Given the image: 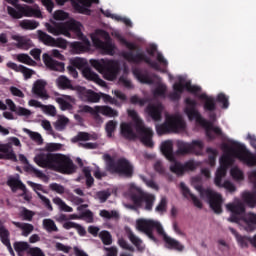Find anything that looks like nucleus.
I'll use <instances>...</instances> for the list:
<instances>
[{
    "label": "nucleus",
    "instance_id": "obj_6",
    "mask_svg": "<svg viewBox=\"0 0 256 256\" xmlns=\"http://www.w3.org/2000/svg\"><path fill=\"white\" fill-rule=\"evenodd\" d=\"M136 229L141 231V233H145V235H147V237L154 243H158L159 241L157 238L153 236V229H156L159 237L165 242V247H167V249H174L175 251H183V249H185V246L180 244L179 241L167 235L163 225L157 220L140 218L136 220Z\"/></svg>",
    "mask_w": 256,
    "mask_h": 256
},
{
    "label": "nucleus",
    "instance_id": "obj_36",
    "mask_svg": "<svg viewBox=\"0 0 256 256\" xmlns=\"http://www.w3.org/2000/svg\"><path fill=\"white\" fill-rule=\"evenodd\" d=\"M230 231L232 233V235H234L238 245L240 247H249V243H251V245H253V237H247V236H241L237 233V231H235V229L230 228Z\"/></svg>",
    "mask_w": 256,
    "mask_h": 256
},
{
    "label": "nucleus",
    "instance_id": "obj_24",
    "mask_svg": "<svg viewBox=\"0 0 256 256\" xmlns=\"http://www.w3.org/2000/svg\"><path fill=\"white\" fill-rule=\"evenodd\" d=\"M9 187L12 189L13 192L20 189L22 193L20 194L21 197L25 199V201H31V196L27 194V187H25V184L19 180V175L16 176H10L7 181Z\"/></svg>",
    "mask_w": 256,
    "mask_h": 256
},
{
    "label": "nucleus",
    "instance_id": "obj_25",
    "mask_svg": "<svg viewBox=\"0 0 256 256\" xmlns=\"http://www.w3.org/2000/svg\"><path fill=\"white\" fill-rule=\"evenodd\" d=\"M76 91L83 101H88V103H99V101H101V94L96 93L93 90H87L85 87L76 86Z\"/></svg>",
    "mask_w": 256,
    "mask_h": 256
},
{
    "label": "nucleus",
    "instance_id": "obj_40",
    "mask_svg": "<svg viewBox=\"0 0 256 256\" xmlns=\"http://www.w3.org/2000/svg\"><path fill=\"white\" fill-rule=\"evenodd\" d=\"M12 223L13 225H15V227H18V229H21L23 237H29V235H31V233H33V230L35 229L33 224L21 223V222H15V221H13Z\"/></svg>",
    "mask_w": 256,
    "mask_h": 256
},
{
    "label": "nucleus",
    "instance_id": "obj_29",
    "mask_svg": "<svg viewBox=\"0 0 256 256\" xmlns=\"http://www.w3.org/2000/svg\"><path fill=\"white\" fill-rule=\"evenodd\" d=\"M146 113L153 121H161V114L163 113V105L159 102L153 103L151 102L146 107Z\"/></svg>",
    "mask_w": 256,
    "mask_h": 256
},
{
    "label": "nucleus",
    "instance_id": "obj_9",
    "mask_svg": "<svg viewBox=\"0 0 256 256\" xmlns=\"http://www.w3.org/2000/svg\"><path fill=\"white\" fill-rule=\"evenodd\" d=\"M199 183H201V177L196 176L191 179V184L200 193L201 199L209 203L214 213H221L223 211L221 207L224 201L221 194L213 191L211 188L202 189Z\"/></svg>",
    "mask_w": 256,
    "mask_h": 256
},
{
    "label": "nucleus",
    "instance_id": "obj_49",
    "mask_svg": "<svg viewBox=\"0 0 256 256\" xmlns=\"http://www.w3.org/2000/svg\"><path fill=\"white\" fill-rule=\"evenodd\" d=\"M16 59L19 63H24V65H29L30 67H35V65H37V62L32 60L27 54H18L16 55Z\"/></svg>",
    "mask_w": 256,
    "mask_h": 256
},
{
    "label": "nucleus",
    "instance_id": "obj_11",
    "mask_svg": "<svg viewBox=\"0 0 256 256\" xmlns=\"http://www.w3.org/2000/svg\"><path fill=\"white\" fill-rule=\"evenodd\" d=\"M235 163L234 158H231L230 156H227V154H222V156L219 159V167L216 170L215 178H214V184L216 187H223L230 193H233L236 191L235 184L229 180H225L223 182V177L227 175V169L231 167Z\"/></svg>",
    "mask_w": 256,
    "mask_h": 256
},
{
    "label": "nucleus",
    "instance_id": "obj_64",
    "mask_svg": "<svg viewBox=\"0 0 256 256\" xmlns=\"http://www.w3.org/2000/svg\"><path fill=\"white\" fill-rule=\"evenodd\" d=\"M40 125L48 133V135H55V133L53 132V127L51 126V122H49V120H41Z\"/></svg>",
    "mask_w": 256,
    "mask_h": 256
},
{
    "label": "nucleus",
    "instance_id": "obj_22",
    "mask_svg": "<svg viewBox=\"0 0 256 256\" xmlns=\"http://www.w3.org/2000/svg\"><path fill=\"white\" fill-rule=\"evenodd\" d=\"M248 179L254 186V192H244L242 194L243 201L249 205V207H255L256 205V170L248 172Z\"/></svg>",
    "mask_w": 256,
    "mask_h": 256
},
{
    "label": "nucleus",
    "instance_id": "obj_52",
    "mask_svg": "<svg viewBox=\"0 0 256 256\" xmlns=\"http://www.w3.org/2000/svg\"><path fill=\"white\" fill-rule=\"evenodd\" d=\"M23 132L27 133V135L34 141L35 143H38V145H41L43 143V137L38 132H33L27 128H23Z\"/></svg>",
    "mask_w": 256,
    "mask_h": 256
},
{
    "label": "nucleus",
    "instance_id": "obj_1",
    "mask_svg": "<svg viewBox=\"0 0 256 256\" xmlns=\"http://www.w3.org/2000/svg\"><path fill=\"white\" fill-rule=\"evenodd\" d=\"M69 19V13L63 10H57L53 13V19L50 23H45L46 30L51 35L58 37L63 35L68 39H79L81 42H72L71 47L75 53H85L91 49V41L83 34V24L75 19ZM57 21H66L65 23H57Z\"/></svg>",
    "mask_w": 256,
    "mask_h": 256
},
{
    "label": "nucleus",
    "instance_id": "obj_15",
    "mask_svg": "<svg viewBox=\"0 0 256 256\" xmlns=\"http://www.w3.org/2000/svg\"><path fill=\"white\" fill-rule=\"evenodd\" d=\"M103 159L106 163V169L110 171V173H117L123 177H133V164H131L127 159L122 158L115 161L108 154H105Z\"/></svg>",
    "mask_w": 256,
    "mask_h": 256
},
{
    "label": "nucleus",
    "instance_id": "obj_55",
    "mask_svg": "<svg viewBox=\"0 0 256 256\" xmlns=\"http://www.w3.org/2000/svg\"><path fill=\"white\" fill-rule=\"evenodd\" d=\"M28 171L34 173V175L38 177V179H42L44 183H49V177H47L43 171L33 167V165H28Z\"/></svg>",
    "mask_w": 256,
    "mask_h": 256
},
{
    "label": "nucleus",
    "instance_id": "obj_13",
    "mask_svg": "<svg viewBox=\"0 0 256 256\" xmlns=\"http://www.w3.org/2000/svg\"><path fill=\"white\" fill-rule=\"evenodd\" d=\"M187 129V123L183 119V115L166 114L165 122L162 125H156L158 135L165 133H183Z\"/></svg>",
    "mask_w": 256,
    "mask_h": 256
},
{
    "label": "nucleus",
    "instance_id": "obj_47",
    "mask_svg": "<svg viewBox=\"0 0 256 256\" xmlns=\"http://www.w3.org/2000/svg\"><path fill=\"white\" fill-rule=\"evenodd\" d=\"M119 123L115 120H110L105 124L106 135L109 139L113 138V134L117 131Z\"/></svg>",
    "mask_w": 256,
    "mask_h": 256
},
{
    "label": "nucleus",
    "instance_id": "obj_26",
    "mask_svg": "<svg viewBox=\"0 0 256 256\" xmlns=\"http://www.w3.org/2000/svg\"><path fill=\"white\" fill-rule=\"evenodd\" d=\"M46 87H47V81L43 79L36 80L32 86L33 95H36V97H39L44 101H47V99H49V94H47Z\"/></svg>",
    "mask_w": 256,
    "mask_h": 256
},
{
    "label": "nucleus",
    "instance_id": "obj_20",
    "mask_svg": "<svg viewBox=\"0 0 256 256\" xmlns=\"http://www.w3.org/2000/svg\"><path fill=\"white\" fill-rule=\"evenodd\" d=\"M13 147L21 149V140L17 137H9L7 143H0V159H8L9 161H17V155Z\"/></svg>",
    "mask_w": 256,
    "mask_h": 256
},
{
    "label": "nucleus",
    "instance_id": "obj_59",
    "mask_svg": "<svg viewBox=\"0 0 256 256\" xmlns=\"http://www.w3.org/2000/svg\"><path fill=\"white\" fill-rule=\"evenodd\" d=\"M166 211H167V198L162 197L160 202L155 208V212L159 213V215H163V213H165Z\"/></svg>",
    "mask_w": 256,
    "mask_h": 256
},
{
    "label": "nucleus",
    "instance_id": "obj_10",
    "mask_svg": "<svg viewBox=\"0 0 256 256\" xmlns=\"http://www.w3.org/2000/svg\"><path fill=\"white\" fill-rule=\"evenodd\" d=\"M90 65L106 81H115L119 75V61L118 60H113V59H90Z\"/></svg>",
    "mask_w": 256,
    "mask_h": 256
},
{
    "label": "nucleus",
    "instance_id": "obj_32",
    "mask_svg": "<svg viewBox=\"0 0 256 256\" xmlns=\"http://www.w3.org/2000/svg\"><path fill=\"white\" fill-rule=\"evenodd\" d=\"M101 11L105 17H108L113 21H118V22L120 21L121 23H124L126 27H133V22L128 17L121 16L119 14H114L111 12V10H101Z\"/></svg>",
    "mask_w": 256,
    "mask_h": 256
},
{
    "label": "nucleus",
    "instance_id": "obj_35",
    "mask_svg": "<svg viewBox=\"0 0 256 256\" xmlns=\"http://www.w3.org/2000/svg\"><path fill=\"white\" fill-rule=\"evenodd\" d=\"M13 41H16V47L19 49H24L25 51L33 47V41L25 36L13 35Z\"/></svg>",
    "mask_w": 256,
    "mask_h": 256
},
{
    "label": "nucleus",
    "instance_id": "obj_19",
    "mask_svg": "<svg viewBox=\"0 0 256 256\" xmlns=\"http://www.w3.org/2000/svg\"><path fill=\"white\" fill-rule=\"evenodd\" d=\"M53 57H55V59H60V61H63L65 59V56H63V54H61L59 50L53 49L50 51V54L45 53L42 56L43 62L46 67L51 71H59L60 73L65 71V64L63 62L55 61Z\"/></svg>",
    "mask_w": 256,
    "mask_h": 256
},
{
    "label": "nucleus",
    "instance_id": "obj_61",
    "mask_svg": "<svg viewBox=\"0 0 256 256\" xmlns=\"http://www.w3.org/2000/svg\"><path fill=\"white\" fill-rule=\"evenodd\" d=\"M14 249H15V252L18 253V255H21L23 251H27L29 249V243L16 242L14 243Z\"/></svg>",
    "mask_w": 256,
    "mask_h": 256
},
{
    "label": "nucleus",
    "instance_id": "obj_21",
    "mask_svg": "<svg viewBox=\"0 0 256 256\" xmlns=\"http://www.w3.org/2000/svg\"><path fill=\"white\" fill-rule=\"evenodd\" d=\"M38 39L44 43V45H48V47H59L60 49H67V40L64 38H53L51 35L38 30Z\"/></svg>",
    "mask_w": 256,
    "mask_h": 256
},
{
    "label": "nucleus",
    "instance_id": "obj_28",
    "mask_svg": "<svg viewBox=\"0 0 256 256\" xmlns=\"http://www.w3.org/2000/svg\"><path fill=\"white\" fill-rule=\"evenodd\" d=\"M93 3L98 4L99 0H72V5L75 11L83 13L84 15H89L91 13L89 7H91Z\"/></svg>",
    "mask_w": 256,
    "mask_h": 256
},
{
    "label": "nucleus",
    "instance_id": "obj_7",
    "mask_svg": "<svg viewBox=\"0 0 256 256\" xmlns=\"http://www.w3.org/2000/svg\"><path fill=\"white\" fill-rule=\"evenodd\" d=\"M226 209L231 213L228 221L237 223L240 229L244 231H255L256 229V214L245 213V205L239 199H234L232 203L226 204Z\"/></svg>",
    "mask_w": 256,
    "mask_h": 256
},
{
    "label": "nucleus",
    "instance_id": "obj_38",
    "mask_svg": "<svg viewBox=\"0 0 256 256\" xmlns=\"http://www.w3.org/2000/svg\"><path fill=\"white\" fill-rule=\"evenodd\" d=\"M56 85L58 89H71L72 91H77V86L73 87L71 85V80L67 76H60L56 79Z\"/></svg>",
    "mask_w": 256,
    "mask_h": 256
},
{
    "label": "nucleus",
    "instance_id": "obj_8",
    "mask_svg": "<svg viewBox=\"0 0 256 256\" xmlns=\"http://www.w3.org/2000/svg\"><path fill=\"white\" fill-rule=\"evenodd\" d=\"M186 106L184 108V113L187 115L189 121H195L197 125L203 127L206 131V135L209 139H215L218 135H221V128L213 126V124L207 121L199 110H197V100L193 98L185 99Z\"/></svg>",
    "mask_w": 256,
    "mask_h": 256
},
{
    "label": "nucleus",
    "instance_id": "obj_60",
    "mask_svg": "<svg viewBox=\"0 0 256 256\" xmlns=\"http://www.w3.org/2000/svg\"><path fill=\"white\" fill-rule=\"evenodd\" d=\"M99 237L104 245H111L113 243V238L111 237V233H109V231H101Z\"/></svg>",
    "mask_w": 256,
    "mask_h": 256
},
{
    "label": "nucleus",
    "instance_id": "obj_12",
    "mask_svg": "<svg viewBox=\"0 0 256 256\" xmlns=\"http://www.w3.org/2000/svg\"><path fill=\"white\" fill-rule=\"evenodd\" d=\"M92 45L101 52L102 55H110L113 57L117 51V46L111 40L109 33L105 30H96L90 34Z\"/></svg>",
    "mask_w": 256,
    "mask_h": 256
},
{
    "label": "nucleus",
    "instance_id": "obj_2",
    "mask_svg": "<svg viewBox=\"0 0 256 256\" xmlns=\"http://www.w3.org/2000/svg\"><path fill=\"white\" fill-rule=\"evenodd\" d=\"M63 144L61 143H47L44 149L34 157V161L39 167L52 169V171H59L71 175L75 173V165L71 158L63 154H53L55 151H61Z\"/></svg>",
    "mask_w": 256,
    "mask_h": 256
},
{
    "label": "nucleus",
    "instance_id": "obj_4",
    "mask_svg": "<svg viewBox=\"0 0 256 256\" xmlns=\"http://www.w3.org/2000/svg\"><path fill=\"white\" fill-rule=\"evenodd\" d=\"M128 116L135 123V130L131 123L122 122L120 124V133L125 139H139L146 147H153V130L143 123L137 111L128 109Z\"/></svg>",
    "mask_w": 256,
    "mask_h": 256
},
{
    "label": "nucleus",
    "instance_id": "obj_44",
    "mask_svg": "<svg viewBox=\"0 0 256 256\" xmlns=\"http://www.w3.org/2000/svg\"><path fill=\"white\" fill-rule=\"evenodd\" d=\"M52 201L54 205H57L60 211H63L64 213H73V208L67 205V203H65V201L60 197H54Z\"/></svg>",
    "mask_w": 256,
    "mask_h": 256
},
{
    "label": "nucleus",
    "instance_id": "obj_27",
    "mask_svg": "<svg viewBox=\"0 0 256 256\" xmlns=\"http://www.w3.org/2000/svg\"><path fill=\"white\" fill-rule=\"evenodd\" d=\"M28 185H30V187H32L33 191H35V193H37L39 199L41 200V202L43 203L44 207H46V209H48V211H53V205H51V200H49V198H47L46 196H44L42 193H47L46 190H44L43 185L41 184H37L34 183L32 181H28Z\"/></svg>",
    "mask_w": 256,
    "mask_h": 256
},
{
    "label": "nucleus",
    "instance_id": "obj_16",
    "mask_svg": "<svg viewBox=\"0 0 256 256\" xmlns=\"http://www.w3.org/2000/svg\"><path fill=\"white\" fill-rule=\"evenodd\" d=\"M8 15L13 19H23V17H35L36 19H43V13L39 5L34 4L29 5H18L17 9L8 6L7 7Z\"/></svg>",
    "mask_w": 256,
    "mask_h": 256
},
{
    "label": "nucleus",
    "instance_id": "obj_57",
    "mask_svg": "<svg viewBox=\"0 0 256 256\" xmlns=\"http://www.w3.org/2000/svg\"><path fill=\"white\" fill-rule=\"evenodd\" d=\"M177 147H178V153H181L182 155H185L187 153H192L191 143L178 141Z\"/></svg>",
    "mask_w": 256,
    "mask_h": 256
},
{
    "label": "nucleus",
    "instance_id": "obj_14",
    "mask_svg": "<svg viewBox=\"0 0 256 256\" xmlns=\"http://www.w3.org/2000/svg\"><path fill=\"white\" fill-rule=\"evenodd\" d=\"M130 197L137 207H143L146 211H151L155 203V195L144 192L141 187L135 183L128 185Z\"/></svg>",
    "mask_w": 256,
    "mask_h": 256
},
{
    "label": "nucleus",
    "instance_id": "obj_33",
    "mask_svg": "<svg viewBox=\"0 0 256 256\" xmlns=\"http://www.w3.org/2000/svg\"><path fill=\"white\" fill-rule=\"evenodd\" d=\"M161 151L163 155H165L166 159L168 161H171V163H175V156L173 155V141L166 140L162 142L161 144Z\"/></svg>",
    "mask_w": 256,
    "mask_h": 256
},
{
    "label": "nucleus",
    "instance_id": "obj_54",
    "mask_svg": "<svg viewBox=\"0 0 256 256\" xmlns=\"http://www.w3.org/2000/svg\"><path fill=\"white\" fill-rule=\"evenodd\" d=\"M206 152L208 154V165H210V167H215V161L219 152L217 149L213 148H207Z\"/></svg>",
    "mask_w": 256,
    "mask_h": 256
},
{
    "label": "nucleus",
    "instance_id": "obj_62",
    "mask_svg": "<svg viewBox=\"0 0 256 256\" xmlns=\"http://www.w3.org/2000/svg\"><path fill=\"white\" fill-rule=\"evenodd\" d=\"M42 111L46 115H50V117H55L57 115V109L53 105H43L42 104Z\"/></svg>",
    "mask_w": 256,
    "mask_h": 256
},
{
    "label": "nucleus",
    "instance_id": "obj_53",
    "mask_svg": "<svg viewBox=\"0 0 256 256\" xmlns=\"http://www.w3.org/2000/svg\"><path fill=\"white\" fill-rule=\"evenodd\" d=\"M43 227L48 233H53L55 231H59V228H57L55 221H53L52 219H44Z\"/></svg>",
    "mask_w": 256,
    "mask_h": 256
},
{
    "label": "nucleus",
    "instance_id": "obj_51",
    "mask_svg": "<svg viewBox=\"0 0 256 256\" xmlns=\"http://www.w3.org/2000/svg\"><path fill=\"white\" fill-rule=\"evenodd\" d=\"M99 215L102 219H119V212L117 210H100Z\"/></svg>",
    "mask_w": 256,
    "mask_h": 256
},
{
    "label": "nucleus",
    "instance_id": "obj_46",
    "mask_svg": "<svg viewBox=\"0 0 256 256\" xmlns=\"http://www.w3.org/2000/svg\"><path fill=\"white\" fill-rule=\"evenodd\" d=\"M19 26L27 31H33L39 27V22L36 20L25 19L19 22Z\"/></svg>",
    "mask_w": 256,
    "mask_h": 256
},
{
    "label": "nucleus",
    "instance_id": "obj_18",
    "mask_svg": "<svg viewBox=\"0 0 256 256\" xmlns=\"http://www.w3.org/2000/svg\"><path fill=\"white\" fill-rule=\"evenodd\" d=\"M78 113H89L94 116V119H101L100 115H104V117H109L110 119H115V117H119V111L112 108L111 106H94L91 107L89 105H80L78 107Z\"/></svg>",
    "mask_w": 256,
    "mask_h": 256
},
{
    "label": "nucleus",
    "instance_id": "obj_63",
    "mask_svg": "<svg viewBox=\"0 0 256 256\" xmlns=\"http://www.w3.org/2000/svg\"><path fill=\"white\" fill-rule=\"evenodd\" d=\"M33 211L27 210L26 208H20V217L24 219V221H31L33 219Z\"/></svg>",
    "mask_w": 256,
    "mask_h": 256
},
{
    "label": "nucleus",
    "instance_id": "obj_50",
    "mask_svg": "<svg viewBox=\"0 0 256 256\" xmlns=\"http://www.w3.org/2000/svg\"><path fill=\"white\" fill-rule=\"evenodd\" d=\"M216 101L220 104L221 109H229V96L225 93H219L216 96Z\"/></svg>",
    "mask_w": 256,
    "mask_h": 256
},
{
    "label": "nucleus",
    "instance_id": "obj_56",
    "mask_svg": "<svg viewBox=\"0 0 256 256\" xmlns=\"http://www.w3.org/2000/svg\"><path fill=\"white\" fill-rule=\"evenodd\" d=\"M203 147H205V144H203V141L201 140H193L191 143V150L195 155H201Z\"/></svg>",
    "mask_w": 256,
    "mask_h": 256
},
{
    "label": "nucleus",
    "instance_id": "obj_34",
    "mask_svg": "<svg viewBox=\"0 0 256 256\" xmlns=\"http://www.w3.org/2000/svg\"><path fill=\"white\" fill-rule=\"evenodd\" d=\"M0 239L3 243V245L7 246V249L10 253V255L15 256V252L13 251V248L11 247V242L9 241V230L3 226V222L0 220Z\"/></svg>",
    "mask_w": 256,
    "mask_h": 256
},
{
    "label": "nucleus",
    "instance_id": "obj_39",
    "mask_svg": "<svg viewBox=\"0 0 256 256\" xmlns=\"http://www.w3.org/2000/svg\"><path fill=\"white\" fill-rule=\"evenodd\" d=\"M230 177L233 181L241 183V181H245V172H243L239 166H231Z\"/></svg>",
    "mask_w": 256,
    "mask_h": 256
},
{
    "label": "nucleus",
    "instance_id": "obj_23",
    "mask_svg": "<svg viewBox=\"0 0 256 256\" xmlns=\"http://www.w3.org/2000/svg\"><path fill=\"white\" fill-rule=\"evenodd\" d=\"M197 167H199V162H195L194 160H190L184 165L176 161L171 163L170 171H172V173H175L176 175H183L185 171H193L197 169Z\"/></svg>",
    "mask_w": 256,
    "mask_h": 256
},
{
    "label": "nucleus",
    "instance_id": "obj_58",
    "mask_svg": "<svg viewBox=\"0 0 256 256\" xmlns=\"http://www.w3.org/2000/svg\"><path fill=\"white\" fill-rule=\"evenodd\" d=\"M50 191H53L54 193H57L58 195H63L64 193H69L68 190L65 189V187L61 184L57 183H51L49 185Z\"/></svg>",
    "mask_w": 256,
    "mask_h": 256
},
{
    "label": "nucleus",
    "instance_id": "obj_31",
    "mask_svg": "<svg viewBox=\"0 0 256 256\" xmlns=\"http://www.w3.org/2000/svg\"><path fill=\"white\" fill-rule=\"evenodd\" d=\"M82 75L84 79H87V81H92L100 87H107V83H105V81L99 77V74H97L95 71H93V69L89 67L82 69Z\"/></svg>",
    "mask_w": 256,
    "mask_h": 256
},
{
    "label": "nucleus",
    "instance_id": "obj_5",
    "mask_svg": "<svg viewBox=\"0 0 256 256\" xmlns=\"http://www.w3.org/2000/svg\"><path fill=\"white\" fill-rule=\"evenodd\" d=\"M122 57L129 63H147L149 67L160 71L161 73H167V66L169 61L166 60L165 56L161 52H157V44L150 43L146 47V53L143 50H138L135 55L131 52H123Z\"/></svg>",
    "mask_w": 256,
    "mask_h": 256
},
{
    "label": "nucleus",
    "instance_id": "obj_43",
    "mask_svg": "<svg viewBox=\"0 0 256 256\" xmlns=\"http://www.w3.org/2000/svg\"><path fill=\"white\" fill-rule=\"evenodd\" d=\"M128 239L131 241L132 245L136 247V249L139 251H145V244H143V240L135 236L131 230H128Z\"/></svg>",
    "mask_w": 256,
    "mask_h": 256
},
{
    "label": "nucleus",
    "instance_id": "obj_37",
    "mask_svg": "<svg viewBox=\"0 0 256 256\" xmlns=\"http://www.w3.org/2000/svg\"><path fill=\"white\" fill-rule=\"evenodd\" d=\"M99 139L97 134H89L87 132H80L77 136L71 139L72 143H79V141H95Z\"/></svg>",
    "mask_w": 256,
    "mask_h": 256
},
{
    "label": "nucleus",
    "instance_id": "obj_3",
    "mask_svg": "<svg viewBox=\"0 0 256 256\" xmlns=\"http://www.w3.org/2000/svg\"><path fill=\"white\" fill-rule=\"evenodd\" d=\"M173 93L170 94V99L172 101H177L181 98V93L183 91H188L195 95L202 103L204 111H209L210 121H216L217 115L215 114V109H217V103H215V98L203 92L201 86L191 84V80L187 79V75H178L175 77V83L173 84Z\"/></svg>",
    "mask_w": 256,
    "mask_h": 256
},
{
    "label": "nucleus",
    "instance_id": "obj_30",
    "mask_svg": "<svg viewBox=\"0 0 256 256\" xmlns=\"http://www.w3.org/2000/svg\"><path fill=\"white\" fill-rule=\"evenodd\" d=\"M55 101L58 103L61 111H71L76 103L75 98L70 95H60L55 98Z\"/></svg>",
    "mask_w": 256,
    "mask_h": 256
},
{
    "label": "nucleus",
    "instance_id": "obj_17",
    "mask_svg": "<svg viewBox=\"0 0 256 256\" xmlns=\"http://www.w3.org/2000/svg\"><path fill=\"white\" fill-rule=\"evenodd\" d=\"M133 75L139 81V83H145L146 85H151L152 83H157L156 88L153 90L154 97H163L165 98V93H167V85L161 82V78L154 76L153 78L149 77L146 72H143L139 69L133 70Z\"/></svg>",
    "mask_w": 256,
    "mask_h": 256
},
{
    "label": "nucleus",
    "instance_id": "obj_41",
    "mask_svg": "<svg viewBox=\"0 0 256 256\" xmlns=\"http://www.w3.org/2000/svg\"><path fill=\"white\" fill-rule=\"evenodd\" d=\"M112 37H116L118 41L127 47L130 51H133V49H137V45L135 43L128 42L124 37L121 36V33H119V30H112L111 32Z\"/></svg>",
    "mask_w": 256,
    "mask_h": 256
},
{
    "label": "nucleus",
    "instance_id": "obj_42",
    "mask_svg": "<svg viewBox=\"0 0 256 256\" xmlns=\"http://www.w3.org/2000/svg\"><path fill=\"white\" fill-rule=\"evenodd\" d=\"M180 187L182 189L184 197L191 199L196 207H202L201 201L197 197H195V195H193L191 191H189V188L187 187V185H185V183H181Z\"/></svg>",
    "mask_w": 256,
    "mask_h": 256
},
{
    "label": "nucleus",
    "instance_id": "obj_45",
    "mask_svg": "<svg viewBox=\"0 0 256 256\" xmlns=\"http://www.w3.org/2000/svg\"><path fill=\"white\" fill-rule=\"evenodd\" d=\"M67 125H69V118L63 115H58L57 120L54 123L56 131H65Z\"/></svg>",
    "mask_w": 256,
    "mask_h": 256
},
{
    "label": "nucleus",
    "instance_id": "obj_48",
    "mask_svg": "<svg viewBox=\"0 0 256 256\" xmlns=\"http://www.w3.org/2000/svg\"><path fill=\"white\" fill-rule=\"evenodd\" d=\"M70 65H72V67H75L76 69H81V71H83V69L87 68V60L79 57L71 58Z\"/></svg>",
    "mask_w": 256,
    "mask_h": 256
}]
</instances>
